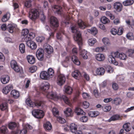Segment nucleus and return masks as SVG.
<instances>
[{
  "label": "nucleus",
  "instance_id": "f257e3e1",
  "mask_svg": "<svg viewBox=\"0 0 134 134\" xmlns=\"http://www.w3.org/2000/svg\"><path fill=\"white\" fill-rule=\"evenodd\" d=\"M72 32L75 33L73 38L74 40L76 41L79 46V50L80 52V55L84 59H86L88 58L87 55V52L85 49L82 50L81 45L82 44V39L81 37V34L80 32L77 30L76 26H72L71 27Z\"/></svg>",
  "mask_w": 134,
  "mask_h": 134
},
{
  "label": "nucleus",
  "instance_id": "f03ea898",
  "mask_svg": "<svg viewBox=\"0 0 134 134\" xmlns=\"http://www.w3.org/2000/svg\"><path fill=\"white\" fill-rule=\"evenodd\" d=\"M127 58L126 55L123 53H119L118 52H111L108 57L109 62L115 65L118 64V62L116 61L115 58H119L122 60H125Z\"/></svg>",
  "mask_w": 134,
  "mask_h": 134
},
{
  "label": "nucleus",
  "instance_id": "7ed1b4c3",
  "mask_svg": "<svg viewBox=\"0 0 134 134\" xmlns=\"http://www.w3.org/2000/svg\"><path fill=\"white\" fill-rule=\"evenodd\" d=\"M39 15L38 11L36 9H33L31 10L29 13V18L32 20H35L38 18Z\"/></svg>",
  "mask_w": 134,
  "mask_h": 134
},
{
  "label": "nucleus",
  "instance_id": "20e7f679",
  "mask_svg": "<svg viewBox=\"0 0 134 134\" xmlns=\"http://www.w3.org/2000/svg\"><path fill=\"white\" fill-rule=\"evenodd\" d=\"M32 113L34 116L38 119L42 118L44 116L43 111L40 109L34 110L32 111Z\"/></svg>",
  "mask_w": 134,
  "mask_h": 134
},
{
  "label": "nucleus",
  "instance_id": "39448f33",
  "mask_svg": "<svg viewBox=\"0 0 134 134\" xmlns=\"http://www.w3.org/2000/svg\"><path fill=\"white\" fill-rule=\"evenodd\" d=\"M44 51L42 48H39L36 53V55L37 59L40 60H42L44 57Z\"/></svg>",
  "mask_w": 134,
  "mask_h": 134
},
{
  "label": "nucleus",
  "instance_id": "423d86ee",
  "mask_svg": "<svg viewBox=\"0 0 134 134\" xmlns=\"http://www.w3.org/2000/svg\"><path fill=\"white\" fill-rule=\"evenodd\" d=\"M103 67H101V75H103L105 72L106 69L107 70L108 72L111 73L112 72L113 70L111 67L109 65H105L103 66Z\"/></svg>",
  "mask_w": 134,
  "mask_h": 134
},
{
  "label": "nucleus",
  "instance_id": "0eeeda50",
  "mask_svg": "<svg viewBox=\"0 0 134 134\" xmlns=\"http://www.w3.org/2000/svg\"><path fill=\"white\" fill-rule=\"evenodd\" d=\"M50 23L51 26L55 27L58 26L59 24L57 19L54 16H52L50 19Z\"/></svg>",
  "mask_w": 134,
  "mask_h": 134
},
{
  "label": "nucleus",
  "instance_id": "6e6552de",
  "mask_svg": "<svg viewBox=\"0 0 134 134\" xmlns=\"http://www.w3.org/2000/svg\"><path fill=\"white\" fill-rule=\"evenodd\" d=\"M65 81V76L63 74L59 75L57 78V84L60 86L63 85Z\"/></svg>",
  "mask_w": 134,
  "mask_h": 134
},
{
  "label": "nucleus",
  "instance_id": "1a4fd4ad",
  "mask_svg": "<svg viewBox=\"0 0 134 134\" xmlns=\"http://www.w3.org/2000/svg\"><path fill=\"white\" fill-rule=\"evenodd\" d=\"M13 86L12 84H9L3 88L2 92L5 94H8L10 91L13 89Z\"/></svg>",
  "mask_w": 134,
  "mask_h": 134
},
{
  "label": "nucleus",
  "instance_id": "9d476101",
  "mask_svg": "<svg viewBox=\"0 0 134 134\" xmlns=\"http://www.w3.org/2000/svg\"><path fill=\"white\" fill-rule=\"evenodd\" d=\"M27 46L32 49H35L37 47L36 44L31 40H26Z\"/></svg>",
  "mask_w": 134,
  "mask_h": 134
},
{
  "label": "nucleus",
  "instance_id": "9b49d317",
  "mask_svg": "<svg viewBox=\"0 0 134 134\" xmlns=\"http://www.w3.org/2000/svg\"><path fill=\"white\" fill-rule=\"evenodd\" d=\"M46 96L47 98L54 100H55L58 98V97L55 92H49L47 93Z\"/></svg>",
  "mask_w": 134,
  "mask_h": 134
},
{
  "label": "nucleus",
  "instance_id": "f8f14e48",
  "mask_svg": "<svg viewBox=\"0 0 134 134\" xmlns=\"http://www.w3.org/2000/svg\"><path fill=\"white\" fill-rule=\"evenodd\" d=\"M49 88V85L47 82H44L41 84V89L42 91L46 92Z\"/></svg>",
  "mask_w": 134,
  "mask_h": 134
},
{
  "label": "nucleus",
  "instance_id": "ddd939ff",
  "mask_svg": "<svg viewBox=\"0 0 134 134\" xmlns=\"http://www.w3.org/2000/svg\"><path fill=\"white\" fill-rule=\"evenodd\" d=\"M43 48L45 51L48 54L51 53L53 51V49L52 47L47 44H45L43 46Z\"/></svg>",
  "mask_w": 134,
  "mask_h": 134
},
{
  "label": "nucleus",
  "instance_id": "4468645a",
  "mask_svg": "<svg viewBox=\"0 0 134 134\" xmlns=\"http://www.w3.org/2000/svg\"><path fill=\"white\" fill-rule=\"evenodd\" d=\"M113 6L114 8L118 12H120L122 9V5L119 2H115L114 3Z\"/></svg>",
  "mask_w": 134,
  "mask_h": 134
},
{
  "label": "nucleus",
  "instance_id": "2eb2a0df",
  "mask_svg": "<svg viewBox=\"0 0 134 134\" xmlns=\"http://www.w3.org/2000/svg\"><path fill=\"white\" fill-rule=\"evenodd\" d=\"M78 25L79 27L82 29H85L88 26V25L86 23L80 19L78 20Z\"/></svg>",
  "mask_w": 134,
  "mask_h": 134
},
{
  "label": "nucleus",
  "instance_id": "dca6fc26",
  "mask_svg": "<svg viewBox=\"0 0 134 134\" xmlns=\"http://www.w3.org/2000/svg\"><path fill=\"white\" fill-rule=\"evenodd\" d=\"M1 80L2 83L6 84L9 81L10 77L8 75H4L1 77Z\"/></svg>",
  "mask_w": 134,
  "mask_h": 134
},
{
  "label": "nucleus",
  "instance_id": "f3484780",
  "mask_svg": "<svg viewBox=\"0 0 134 134\" xmlns=\"http://www.w3.org/2000/svg\"><path fill=\"white\" fill-rule=\"evenodd\" d=\"M62 8L58 5H55L52 7V9L55 13L60 14L62 13Z\"/></svg>",
  "mask_w": 134,
  "mask_h": 134
},
{
  "label": "nucleus",
  "instance_id": "a211bd4d",
  "mask_svg": "<svg viewBox=\"0 0 134 134\" xmlns=\"http://www.w3.org/2000/svg\"><path fill=\"white\" fill-rule=\"evenodd\" d=\"M63 91L66 93L70 94L72 92V90L70 87L68 86H65L64 87Z\"/></svg>",
  "mask_w": 134,
  "mask_h": 134
},
{
  "label": "nucleus",
  "instance_id": "6ab92c4d",
  "mask_svg": "<svg viewBox=\"0 0 134 134\" xmlns=\"http://www.w3.org/2000/svg\"><path fill=\"white\" fill-rule=\"evenodd\" d=\"M27 59L29 63L31 64H34L35 62V57L34 56L31 55H27Z\"/></svg>",
  "mask_w": 134,
  "mask_h": 134
},
{
  "label": "nucleus",
  "instance_id": "aec40b11",
  "mask_svg": "<svg viewBox=\"0 0 134 134\" xmlns=\"http://www.w3.org/2000/svg\"><path fill=\"white\" fill-rule=\"evenodd\" d=\"M72 75L75 79H78L81 76V74L78 70H75L72 73Z\"/></svg>",
  "mask_w": 134,
  "mask_h": 134
},
{
  "label": "nucleus",
  "instance_id": "412c9836",
  "mask_svg": "<svg viewBox=\"0 0 134 134\" xmlns=\"http://www.w3.org/2000/svg\"><path fill=\"white\" fill-rule=\"evenodd\" d=\"M47 72L46 71H42L40 74V78L43 79L47 80L49 79V75H48Z\"/></svg>",
  "mask_w": 134,
  "mask_h": 134
},
{
  "label": "nucleus",
  "instance_id": "4be33fe9",
  "mask_svg": "<svg viewBox=\"0 0 134 134\" xmlns=\"http://www.w3.org/2000/svg\"><path fill=\"white\" fill-rule=\"evenodd\" d=\"M12 96L15 98H18L20 96V93L19 91L15 90H13L11 92Z\"/></svg>",
  "mask_w": 134,
  "mask_h": 134
},
{
  "label": "nucleus",
  "instance_id": "5701e85b",
  "mask_svg": "<svg viewBox=\"0 0 134 134\" xmlns=\"http://www.w3.org/2000/svg\"><path fill=\"white\" fill-rule=\"evenodd\" d=\"M16 27V25L14 24H10L8 25L7 29L9 32L11 33H12L13 32L14 30Z\"/></svg>",
  "mask_w": 134,
  "mask_h": 134
},
{
  "label": "nucleus",
  "instance_id": "b1692460",
  "mask_svg": "<svg viewBox=\"0 0 134 134\" xmlns=\"http://www.w3.org/2000/svg\"><path fill=\"white\" fill-rule=\"evenodd\" d=\"M71 59L73 63L77 65H80V62L78 59V58L75 55H74L72 56Z\"/></svg>",
  "mask_w": 134,
  "mask_h": 134
},
{
  "label": "nucleus",
  "instance_id": "393cba45",
  "mask_svg": "<svg viewBox=\"0 0 134 134\" xmlns=\"http://www.w3.org/2000/svg\"><path fill=\"white\" fill-rule=\"evenodd\" d=\"M77 125L74 123L71 124L69 126L70 129L72 133L76 132L77 129Z\"/></svg>",
  "mask_w": 134,
  "mask_h": 134
},
{
  "label": "nucleus",
  "instance_id": "a878e982",
  "mask_svg": "<svg viewBox=\"0 0 134 134\" xmlns=\"http://www.w3.org/2000/svg\"><path fill=\"white\" fill-rule=\"evenodd\" d=\"M121 102L122 100L120 98H116L112 101V103L116 105H119Z\"/></svg>",
  "mask_w": 134,
  "mask_h": 134
},
{
  "label": "nucleus",
  "instance_id": "bb28decb",
  "mask_svg": "<svg viewBox=\"0 0 134 134\" xmlns=\"http://www.w3.org/2000/svg\"><path fill=\"white\" fill-rule=\"evenodd\" d=\"M35 36V34L33 32H30L25 37L26 40H29L34 38Z\"/></svg>",
  "mask_w": 134,
  "mask_h": 134
},
{
  "label": "nucleus",
  "instance_id": "cd10ccee",
  "mask_svg": "<svg viewBox=\"0 0 134 134\" xmlns=\"http://www.w3.org/2000/svg\"><path fill=\"white\" fill-rule=\"evenodd\" d=\"M102 110L105 112H108L110 111L111 109V107L110 105L106 104L102 106Z\"/></svg>",
  "mask_w": 134,
  "mask_h": 134
},
{
  "label": "nucleus",
  "instance_id": "c85d7f7f",
  "mask_svg": "<svg viewBox=\"0 0 134 134\" xmlns=\"http://www.w3.org/2000/svg\"><path fill=\"white\" fill-rule=\"evenodd\" d=\"M99 114V112L97 111H92L89 112L88 114L89 116L93 117L97 116Z\"/></svg>",
  "mask_w": 134,
  "mask_h": 134
},
{
  "label": "nucleus",
  "instance_id": "c756f323",
  "mask_svg": "<svg viewBox=\"0 0 134 134\" xmlns=\"http://www.w3.org/2000/svg\"><path fill=\"white\" fill-rule=\"evenodd\" d=\"M45 129L47 130H50L52 128V126L50 123L48 121L47 122L44 124Z\"/></svg>",
  "mask_w": 134,
  "mask_h": 134
},
{
  "label": "nucleus",
  "instance_id": "7c9ffc66",
  "mask_svg": "<svg viewBox=\"0 0 134 134\" xmlns=\"http://www.w3.org/2000/svg\"><path fill=\"white\" fill-rule=\"evenodd\" d=\"M69 62V57H67L62 62V64L64 67L66 68L68 66Z\"/></svg>",
  "mask_w": 134,
  "mask_h": 134
},
{
  "label": "nucleus",
  "instance_id": "2f4dec72",
  "mask_svg": "<svg viewBox=\"0 0 134 134\" xmlns=\"http://www.w3.org/2000/svg\"><path fill=\"white\" fill-rule=\"evenodd\" d=\"M64 113L66 116H72V110L71 108H67L66 110L64 111Z\"/></svg>",
  "mask_w": 134,
  "mask_h": 134
},
{
  "label": "nucleus",
  "instance_id": "473e14b6",
  "mask_svg": "<svg viewBox=\"0 0 134 134\" xmlns=\"http://www.w3.org/2000/svg\"><path fill=\"white\" fill-rule=\"evenodd\" d=\"M133 2V0H126L123 2V4L124 6H127L132 4Z\"/></svg>",
  "mask_w": 134,
  "mask_h": 134
},
{
  "label": "nucleus",
  "instance_id": "72a5a7b5",
  "mask_svg": "<svg viewBox=\"0 0 134 134\" xmlns=\"http://www.w3.org/2000/svg\"><path fill=\"white\" fill-rule=\"evenodd\" d=\"M112 86L113 89L114 91L118 90L119 87L118 83L114 82H112Z\"/></svg>",
  "mask_w": 134,
  "mask_h": 134
},
{
  "label": "nucleus",
  "instance_id": "f704fd0d",
  "mask_svg": "<svg viewBox=\"0 0 134 134\" xmlns=\"http://www.w3.org/2000/svg\"><path fill=\"white\" fill-rule=\"evenodd\" d=\"M130 125V124L129 123H126L123 125V128L126 131L128 132L131 129Z\"/></svg>",
  "mask_w": 134,
  "mask_h": 134
},
{
  "label": "nucleus",
  "instance_id": "c9c22d12",
  "mask_svg": "<svg viewBox=\"0 0 134 134\" xmlns=\"http://www.w3.org/2000/svg\"><path fill=\"white\" fill-rule=\"evenodd\" d=\"M62 98L66 104H68L70 106L71 105L70 100L65 95H63L62 97Z\"/></svg>",
  "mask_w": 134,
  "mask_h": 134
},
{
  "label": "nucleus",
  "instance_id": "e433bc0d",
  "mask_svg": "<svg viewBox=\"0 0 134 134\" xmlns=\"http://www.w3.org/2000/svg\"><path fill=\"white\" fill-rule=\"evenodd\" d=\"M88 32L94 35H96L97 33V30L96 28L94 27L88 30Z\"/></svg>",
  "mask_w": 134,
  "mask_h": 134
},
{
  "label": "nucleus",
  "instance_id": "4c0bfd02",
  "mask_svg": "<svg viewBox=\"0 0 134 134\" xmlns=\"http://www.w3.org/2000/svg\"><path fill=\"white\" fill-rule=\"evenodd\" d=\"M19 49L21 53H24L25 51V44L23 43H21L19 45Z\"/></svg>",
  "mask_w": 134,
  "mask_h": 134
},
{
  "label": "nucleus",
  "instance_id": "58836bf2",
  "mask_svg": "<svg viewBox=\"0 0 134 134\" xmlns=\"http://www.w3.org/2000/svg\"><path fill=\"white\" fill-rule=\"evenodd\" d=\"M10 14L9 13L7 12L3 17L2 19V21L3 22H5L7 21L9 18L10 17Z\"/></svg>",
  "mask_w": 134,
  "mask_h": 134
},
{
  "label": "nucleus",
  "instance_id": "ea45409f",
  "mask_svg": "<svg viewBox=\"0 0 134 134\" xmlns=\"http://www.w3.org/2000/svg\"><path fill=\"white\" fill-rule=\"evenodd\" d=\"M120 117L119 115H114L111 116L109 120V121H115L119 120L120 119Z\"/></svg>",
  "mask_w": 134,
  "mask_h": 134
},
{
  "label": "nucleus",
  "instance_id": "a19ab883",
  "mask_svg": "<svg viewBox=\"0 0 134 134\" xmlns=\"http://www.w3.org/2000/svg\"><path fill=\"white\" fill-rule=\"evenodd\" d=\"M75 112L78 115H83L85 114L83 110L81 108H76L75 110Z\"/></svg>",
  "mask_w": 134,
  "mask_h": 134
},
{
  "label": "nucleus",
  "instance_id": "79ce46f5",
  "mask_svg": "<svg viewBox=\"0 0 134 134\" xmlns=\"http://www.w3.org/2000/svg\"><path fill=\"white\" fill-rule=\"evenodd\" d=\"M29 104L33 105V107H34L35 106H37L38 107L42 105V102L41 101H39L37 102L36 103L32 102L29 103Z\"/></svg>",
  "mask_w": 134,
  "mask_h": 134
},
{
  "label": "nucleus",
  "instance_id": "37998d69",
  "mask_svg": "<svg viewBox=\"0 0 134 134\" xmlns=\"http://www.w3.org/2000/svg\"><path fill=\"white\" fill-rule=\"evenodd\" d=\"M17 126V124L15 122H10L8 125V127L10 129H13Z\"/></svg>",
  "mask_w": 134,
  "mask_h": 134
},
{
  "label": "nucleus",
  "instance_id": "c03bdc74",
  "mask_svg": "<svg viewBox=\"0 0 134 134\" xmlns=\"http://www.w3.org/2000/svg\"><path fill=\"white\" fill-rule=\"evenodd\" d=\"M16 72H17L20 71L21 75L24 73V72L22 70H20V69L19 66L18 65L15 67L13 69Z\"/></svg>",
  "mask_w": 134,
  "mask_h": 134
},
{
  "label": "nucleus",
  "instance_id": "a18cd8bd",
  "mask_svg": "<svg viewBox=\"0 0 134 134\" xmlns=\"http://www.w3.org/2000/svg\"><path fill=\"white\" fill-rule=\"evenodd\" d=\"M96 40L95 38H91L88 40V43L90 46H92L96 42Z\"/></svg>",
  "mask_w": 134,
  "mask_h": 134
},
{
  "label": "nucleus",
  "instance_id": "49530a36",
  "mask_svg": "<svg viewBox=\"0 0 134 134\" xmlns=\"http://www.w3.org/2000/svg\"><path fill=\"white\" fill-rule=\"evenodd\" d=\"M8 108L7 104L6 103L2 104L0 105V109L2 110H4Z\"/></svg>",
  "mask_w": 134,
  "mask_h": 134
},
{
  "label": "nucleus",
  "instance_id": "de8ad7c7",
  "mask_svg": "<svg viewBox=\"0 0 134 134\" xmlns=\"http://www.w3.org/2000/svg\"><path fill=\"white\" fill-rule=\"evenodd\" d=\"M48 75H49V77H52L54 74V71L53 70L52 68H49L48 70Z\"/></svg>",
  "mask_w": 134,
  "mask_h": 134
},
{
  "label": "nucleus",
  "instance_id": "09e8293b",
  "mask_svg": "<svg viewBox=\"0 0 134 134\" xmlns=\"http://www.w3.org/2000/svg\"><path fill=\"white\" fill-rule=\"evenodd\" d=\"M109 19L103 16L101 18V22L104 24H106L109 23Z\"/></svg>",
  "mask_w": 134,
  "mask_h": 134
},
{
  "label": "nucleus",
  "instance_id": "8fccbe9b",
  "mask_svg": "<svg viewBox=\"0 0 134 134\" xmlns=\"http://www.w3.org/2000/svg\"><path fill=\"white\" fill-rule=\"evenodd\" d=\"M27 132V130L24 129H23L19 130H18L15 132V134H24Z\"/></svg>",
  "mask_w": 134,
  "mask_h": 134
},
{
  "label": "nucleus",
  "instance_id": "3c124183",
  "mask_svg": "<svg viewBox=\"0 0 134 134\" xmlns=\"http://www.w3.org/2000/svg\"><path fill=\"white\" fill-rule=\"evenodd\" d=\"M52 112L54 116L57 117L59 115V111L58 109L55 107L53 108Z\"/></svg>",
  "mask_w": 134,
  "mask_h": 134
},
{
  "label": "nucleus",
  "instance_id": "603ef678",
  "mask_svg": "<svg viewBox=\"0 0 134 134\" xmlns=\"http://www.w3.org/2000/svg\"><path fill=\"white\" fill-rule=\"evenodd\" d=\"M102 41L104 44L107 46H109L110 44L109 40L108 38H104L102 39Z\"/></svg>",
  "mask_w": 134,
  "mask_h": 134
},
{
  "label": "nucleus",
  "instance_id": "864d4df0",
  "mask_svg": "<svg viewBox=\"0 0 134 134\" xmlns=\"http://www.w3.org/2000/svg\"><path fill=\"white\" fill-rule=\"evenodd\" d=\"M126 53L129 56H131L134 53V49H128Z\"/></svg>",
  "mask_w": 134,
  "mask_h": 134
},
{
  "label": "nucleus",
  "instance_id": "5fc2aeb1",
  "mask_svg": "<svg viewBox=\"0 0 134 134\" xmlns=\"http://www.w3.org/2000/svg\"><path fill=\"white\" fill-rule=\"evenodd\" d=\"M126 37L128 39L131 40H133L134 38L133 34L131 32L128 33L126 35Z\"/></svg>",
  "mask_w": 134,
  "mask_h": 134
},
{
  "label": "nucleus",
  "instance_id": "6e6d98bb",
  "mask_svg": "<svg viewBox=\"0 0 134 134\" xmlns=\"http://www.w3.org/2000/svg\"><path fill=\"white\" fill-rule=\"evenodd\" d=\"M10 65L12 68L13 69L16 66L18 65V64L15 60H13L11 61Z\"/></svg>",
  "mask_w": 134,
  "mask_h": 134
},
{
  "label": "nucleus",
  "instance_id": "4d7b16f0",
  "mask_svg": "<svg viewBox=\"0 0 134 134\" xmlns=\"http://www.w3.org/2000/svg\"><path fill=\"white\" fill-rule=\"evenodd\" d=\"M29 32V30L27 29H24L23 30H22V34L23 36L25 37L27 35H28V33Z\"/></svg>",
  "mask_w": 134,
  "mask_h": 134
},
{
  "label": "nucleus",
  "instance_id": "13d9d810",
  "mask_svg": "<svg viewBox=\"0 0 134 134\" xmlns=\"http://www.w3.org/2000/svg\"><path fill=\"white\" fill-rule=\"evenodd\" d=\"M1 131L2 133H5L8 132V130L6 127L4 126H2L1 128Z\"/></svg>",
  "mask_w": 134,
  "mask_h": 134
},
{
  "label": "nucleus",
  "instance_id": "bf43d9fd",
  "mask_svg": "<svg viewBox=\"0 0 134 134\" xmlns=\"http://www.w3.org/2000/svg\"><path fill=\"white\" fill-rule=\"evenodd\" d=\"M37 69V67L36 66H33L30 68L29 69V71L31 72H35Z\"/></svg>",
  "mask_w": 134,
  "mask_h": 134
},
{
  "label": "nucleus",
  "instance_id": "052dcab7",
  "mask_svg": "<svg viewBox=\"0 0 134 134\" xmlns=\"http://www.w3.org/2000/svg\"><path fill=\"white\" fill-rule=\"evenodd\" d=\"M123 30L124 29L122 27H120L118 29L117 34L119 35H121L123 33Z\"/></svg>",
  "mask_w": 134,
  "mask_h": 134
},
{
  "label": "nucleus",
  "instance_id": "680f3d73",
  "mask_svg": "<svg viewBox=\"0 0 134 134\" xmlns=\"http://www.w3.org/2000/svg\"><path fill=\"white\" fill-rule=\"evenodd\" d=\"M36 39L37 42H41L44 40V38L43 36H38L36 38Z\"/></svg>",
  "mask_w": 134,
  "mask_h": 134
},
{
  "label": "nucleus",
  "instance_id": "e2e57ef3",
  "mask_svg": "<svg viewBox=\"0 0 134 134\" xmlns=\"http://www.w3.org/2000/svg\"><path fill=\"white\" fill-rule=\"evenodd\" d=\"M82 95L83 97L84 98L88 99L90 98L89 95L87 93L83 92L82 93Z\"/></svg>",
  "mask_w": 134,
  "mask_h": 134
},
{
  "label": "nucleus",
  "instance_id": "0e129e2a",
  "mask_svg": "<svg viewBox=\"0 0 134 134\" xmlns=\"http://www.w3.org/2000/svg\"><path fill=\"white\" fill-rule=\"evenodd\" d=\"M31 0H27V1L25 3V6L27 8H29L30 7L31 5Z\"/></svg>",
  "mask_w": 134,
  "mask_h": 134
},
{
  "label": "nucleus",
  "instance_id": "69168bd1",
  "mask_svg": "<svg viewBox=\"0 0 134 134\" xmlns=\"http://www.w3.org/2000/svg\"><path fill=\"white\" fill-rule=\"evenodd\" d=\"M57 120L61 124H63L66 122L64 119L60 117L57 118Z\"/></svg>",
  "mask_w": 134,
  "mask_h": 134
},
{
  "label": "nucleus",
  "instance_id": "338daca9",
  "mask_svg": "<svg viewBox=\"0 0 134 134\" xmlns=\"http://www.w3.org/2000/svg\"><path fill=\"white\" fill-rule=\"evenodd\" d=\"M83 107L85 109L88 108L89 105V103L87 101H84L82 103Z\"/></svg>",
  "mask_w": 134,
  "mask_h": 134
},
{
  "label": "nucleus",
  "instance_id": "774afa93",
  "mask_svg": "<svg viewBox=\"0 0 134 134\" xmlns=\"http://www.w3.org/2000/svg\"><path fill=\"white\" fill-rule=\"evenodd\" d=\"M88 118L87 116H84L80 118V120L82 122H85L87 121L88 120Z\"/></svg>",
  "mask_w": 134,
  "mask_h": 134
}]
</instances>
